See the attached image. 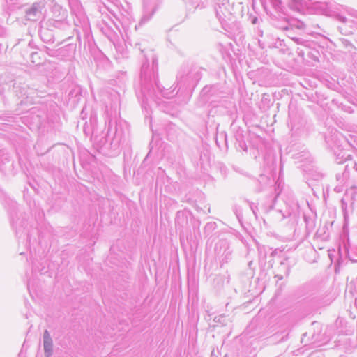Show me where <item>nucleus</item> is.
I'll return each mask as SVG.
<instances>
[{
	"label": "nucleus",
	"instance_id": "393cba45",
	"mask_svg": "<svg viewBox=\"0 0 357 357\" xmlns=\"http://www.w3.org/2000/svg\"><path fill=\"white\" fill-rule=\"evenodd\" d=\"M37 56H38V52H32V53L31 54V59H32V62H33V63H35L34 59H36V57Z\"/></svg>",
	"mask_w": 357,
	"mask_h": 357
},
{
	"label": "nucleus",
	"instance_id": "20e7f679",
	"mask_svg": "<svg viewBox=\"0 0 357 357\" xmlns=\"http://www.w3.org/2000/svg\"><path fill=\"white\" fill-rule=\"evenodd\" d=\"M202 69L196 66L183 65L181 67L176 82L183 86L195 85L202 77Z\"/></svg>",
	"mask_w": 357,
	"mask_h": 357
},
{
	"label": "nucleus",
	"instance_id": "c85d7f7f",
	"mask_svg": "<svg viewBox=\"0 0 357 357\" xmlns=\"http://www.w3.org/2000/svg\"><path fill=\"white\" fill-rule=\"evenodd\" d=\"M348 257H349V259H350L351 261H357V259H351V258L350 257V256H349V255Z\"/></svg>",
	"mask_w": 357,
	"mask_h": 357
},
{
	"label": "nucleus",
	"instance_id": "ddd939ff",
	"mask_svg": "<svg viewBox=\"0 0 357 357\" xmlns=\"http://www.w3.org/2000/svg\"><path fill=\"white\" fill-rule=\"evenodd\" d=\"M177 86H179V89H178V91L175 93H174V92L176 88H174L172 91H164L163 90V87L162 86H160L162 87V93L161 94H158V96H154L151 99H153V100H154L155 98H158L159 99L160 96H163V97H165L166 98H171L175 94H176L178 92V91H180V89L181 87H185L186 86H183V85H181V84H177Z\"/></svg>",
	"mask_w": 357,
	"mask_h": 357
},
{
	"label": "nucleus",
	"instance_id": "5701e85b",
	"mask_svg": "<svg viewBox=\"0 0 357 357\" xmlns=\"http://www.w3.org/2000/svg\"><path fill=\"white\" fill-rule=\"evenodd\" d=\"M8 35V29L0 24V37H6Z\"/></svg>",
	"mask_w": 357,
	"mask_h": 357
},
{
	"label": "nucleus",
	"instance_id": "4be33fe9",
	"mask_svg": "<svg viewBox=\"0 0 357 357\" xmlns=\"http://www.w3.org/2000/svg\"><path fill=\"white\" fill-rule=\"evenodd\" d=\"M9 87H10V86H8L7 84L0 85V98L3 101H4V98H5L4 93L6 89H9Z\"/></svg>",
	"mask_w": 357,
	"mask_h": 357
},
{
	"label": "nucleus",
	"instance_id": "423d86ee",
	"mask_svg": "<svg viewBox=\"0 0 357 357\" xmlns=\"http://www.w3.org/2000/svg\"><path fill=\"white\" fill-rule=\"evenodd\" d=\"M50 27H54L53 24H40L38 33L41 39L49 43L54 40L53 30Z\"/></svg>",
	"mask_w": 357,
	"mask_h": 357
},
{
	"label": "nucleus",
	"instance_id": "b1692460",
	"mask_svg": "<svg viewBox=\"0 0 357 357\" xmlns=\"http://www.w3.org/2000/svg\"><path fill=\"white\" fill-rule=\"evenodd\" d=\"M211 89H212V87L206 86L202 89V93H204V94H206L211 91Z\"/></svg>",
	"mask_w": 357,
	"mask_h": 357
},
{
	"label": "nucleus",
	"instance_id": "dca6fc26",
	"mask_svg": "<svg viewBox=\"0 0 357 357\" xmlns=\"http://www.w3.org/2000/svg\"><path fill=\"white\" fill-rule=\"evenodd\" d=\"M105 25L104 27H101L102 29H112V31L114 33V36H119V35L120 36H122V32L119 28V26H117V24H115V23H113V24H111L112 26H108L109 24H103Z\"/></svg>",
	"mask_w": 357,
	"mask_h": 357
},
{
	"label": "nucleus",
	"instance_id": "412c9836",
	"mask_svg": "<svg viewBox=\"0 0 357 357\" xmlns=\"http://www.w3.org/2000/svg\"><path fill=\"white\" fill-rule=\"evenodd\" d=\"M287 258H284L282 261H280V268H284V273L287 276L289 274L290 268L288 266H286V261H287Z\"/></svg>",
	"mask_w": 357,
	"mask_h": 357
},
{
	"label": "nucleus",
	"instance_id": "f8f14e48",
	"mask_svg": "<svg viewBox=\"0 0 357 357\" xmlns=\"http://www.w3.org/2000/svg\"><path fill=\"white\" fill-rule=\"evenodd\" d=\"M335 160L337 163L342 164L347 160H351V155L347 154V151L340 150L335 152Z\"/></svg>",
	"mask_w": 357,
	"mask_h": 357
},
{
	"label": "nucleus",
	"instance_id": "6e6552de",
	"mask_svg": "<svg viewBox=\"0 0 357 357\" xmlns=\"http://www.w3.org/2000/svg\"><path fill=\"white\" fill-rule=\"evenodd\" d=\"M186 8L188 12L193 9V12L205 8L207 6L206 0H186Z\"/></svg>",
	"mask_w": 357,
	"mask_h": 357
},
{
	"label": "nucleus",
	"instance_id": "7c9ffc66",
	"mask_svg": "<svg viewBox=\"0 0 357 357\" xmlns=\"http://www.w3.org/2000/svg\"><path fill=\"white\" fill-rule=\"evenodd\" d=\"M251 208H252V211H253L254 214H255V208H254L253 207H251Z\"/></svg>",
	"mask_w": 357,
	"mask_h": 357
},
{
	"label": "nucleus",
	"instance_id": "aec40b11",
	"mask_svg": "<svg viewBox=\"0 0 357 357\" xmlns=\"http://www.w3.org/2000/svg\"><path fill=\"white\" fill-rule=\"evenodd\" d=\"M214 321L216 322V323H219L222 325H226L227 324V319L225 315L224 314H220L219 316H217L214 318Z\"/></svg>",
	"mask_w": 357,
	"mask_h": 357
},
{
	"label": "nucleus",
	"instance_id": "6ab92c4d",
	"mask_svg": "<svg viewBox=\"0 0 357 357\" xmlns=\"http://www.w3.org/2000/svg\"><path fill=\"white\" fill-rule=\"evenodd\" d=\"M279 15L284 21V22H291V21L294 19H295L297 21L296 22H303L302 20L298 19L296 17H290L288 15L282 12H281V14H279Z\"/></svg>",
	"mask_w": 357,
	"mask_h": 357
},
{
	"label": "nucleus",
	"instance_id": "7ed1b4c3",
	"mask_svg": "<svg viewBox=\"0 0 357 357\" xmlns=\"http://www.w3.org/2000/svg\"><path fill=\"white\" fill-rule=\"evenodd\" d=\"M126 123L119 121L116 122L115 126L112 128V121H109V128L106 138L98 140L95 138V142L100 149H111L118 151L121 145L124 143L127 136Z\"/></svg>",
	"mask_w": 357,
	"mask_h": 357
},
{
	"label": "nucleus",
	"instance_id": "1a4fd4ad",
	"mask_svg": "<svg viewBox=\"0 0 357 357\" xmlns=\"http://www.w3.org/2000/svg\"><path fill=\"white\" fill-rule=\"evenodd\" d=\"M13 93L18 98L27 99L29 98L28 89L26 85L15 83L13 85Z\"/></svg>",
	"mask_w": 357,
	"mask_h": 357
},
{
	"label": "nucleus",
	"instance_id": "a211bd4d",
	"mask_svg": "<svg viewBox=\"0 0 357 357\" xmlns=\"http://www.w3.org/2000/svg\"><path fill=\"white\" fill-rule=\"evenodd\" d=\"M269 3L278 13H280L282 10V1L281 0H268Z\"/></svg>",
	"mask_w": 357,
	"mask_h": 357
},
{
	"label": "nucleus",
	"instance_id": "f257e3e1",
	"mask_svg": "<svg viewBox=\"0 0 357 357\" xmlns=\"http://www.w3.org/2000/svg\"><path fill=\"white\" fill-rule=\"evenodd\" d=\"M289 0V8L298 14L319 15L333 18L340 22H357V10L353 8L327 2L326 0Z\"/></svg>",
	"mask_w": 357,
	"mask_h": 357
},
{
	"label": "nucleus",
	"instance_id": "c756f323",
	"mask_svg": "<svg viewBox=\"0 0 357 357\" xmlns=\"http://www.w3.org/2000/svg\"><path fill=\"white\" fill-rule=\"evenodd\" d=\"M282 29H285V30H287V29H289V27H288V26H286V27H282Z\"/></svg>",
	"mask_w": 357,
	"mask_h": 357
},
{
	"label": "nucleus",
	"instance_id": "39448f33",
	"mask_svg": "<svg viewBox=\"0 0 357 357\" xmlns=\"http://www.w3.org/2000/svg\"><path fill=\"white\" fill-rule=\"evenodd\" d=\"M45 0L33 3L29 8L25 10V19L28 21L43 22L45 17Z\"/></svg>",
	"mask_w": 357,
	"mask_h": 357
},
{
	"label": "nucleus",
	"instance_id": "f03ea898",
	"mask_svg": "<svg viewBox=\"0 0 357 357\" xmlns=\"http://www.w3.org/2000/svg\"><path fill=\"white\" fill-rule=\"evenodd\" d=\"M145 61L143 62L140 72V81L142 93L148 100L154 96L162 93V89L159 84L158 79V58L153 52L149 50H142Z\"/></svg>",
	"mask_w": 357,
	"mask_h": 357
},
{
	"label": "nucleus",
	"instance_id": "bb28decb",
	"mask_svg": "<svg viewBox=\"0 0 357 357\" xmlns=\"http://www.w3.org/2000/svg\"><path fill=\"white\" fill-rule=\"evenodd\" d=\"M275 277H277L279 280H282L283 279V276L281 275H276Z\"/></svg>",
	"mask_w": 357,
	"mask_h": 357
},
{
	"label": "nucleus",
	"instance_id": "473e14b6",
	"mask_svg": "<svg viewBox=\"0 0 357 357\" xmlns=\"http://www.w3.org/2000/svg\"><path fill=\"white\" fill-rule=\"evenodd\" d=\"M23 103H24V100H21L20 104L22 105Z\"/></svg>",
	"mask_w": 357,
	"mask_h": 357
},
{
	"label": "nucleus",
	"instance_id": "a878e982",
	"mask_svg": "<svg viewBox=\"0 0 357 357\" xmlns=\"http://www.w3.org/2000/svg\"><path fill=\"white\" fill-rule=\"evenodd\" d=\"M298 29H302L304 27V24H300L296 26Z\"/></svg>",
	"mask_w": 357,
	"mask_h": 357
},
{
	"label": "nucleus",
	"instance_id": "f3484780",
	"mask_svg": "<svg viewBox=\"0 0 357 357\" xmlns=\"http://www.w3.org/2000/svg\"><path fill=\"white\" fill-rule=\"evenodd\" d=\"M345 196L352 200V203L357 202V187H351L346 191Z\"/></svg>",
	"mask_w": 357,
	"mask_h": 357
},
{
	"label": "nucleus",
	"instance_id": "cd10ccee",
	"mask_svg": "<svg viewBox=\"0 0 357 357\" xmlns=\"http://www.w3.org/2000/svg\"><path fill=\"white\" fill-rule=\"evenodd\" d=\"M257 17H255L251 22L252 23H255V22H257Z\"/></svg>",
	"mask_w": 357,
	"mask_h": 357
},
{
	"label": "nucleus",
	"instance_id": "4468645a",
	"mask_svg": "<svg viewBox=\"0 0 357 357\" xmlns=\"http://www.w3.org/2000/svg\"><path fill=\"white\" fill-rule=\"evenodd\" d=\"M154 11L151 8L148 7L146 4H144V14L140 22H146L151 20Z\"/></svg>",
	"mask_w": 357,
	"mask_h": 357
},
{
	"label": "nucleus",
	"instance_id": "2eb2a0df",
	"mask_svg": "<svg viewBox=\"0 0 357 357\" xmlns=\"http://www.w3.org/2000/svg\"><path fill=\"white\" fill-rule=\"evenodd\" d=\"M225 252H225L222 257H216L221 264V266L225 263H227L231 259L232 251L231 250L230 247H229V248H227Z\"/></svg>",
	"mask_w": 357,
	"mask_h": 357
},
{
	"label": "nucleus",
	"instance_id": "2f4dec72",
	"mask_svg": "<svg viewBox=\"0 0 357 357\" xmlns=\"http://www.w3.org/2000/svg\"><path fill=\"white\" fill-rule=\"evenodd\" d=\"M344 176H348L349 175H348V174H347V173H345V172H344Z\"/></svg>",
	"mask_w": 357,
	"mask_h": 357
},
{
	"label": "nucleus",
	"instance_id": "9d476101",
	"mask_svg": "<svg viewBox=\"0 0 357 357\" xmlns=\"http://www.w3.org/2000/svg\"><path fill=\"white\" fill-rule=\"evenodd\" d=\"M28 226V222L24 218H18L15 221H13V227L15 229L17 235H21Z\"/></svg>",
	"mask_w": 357,
	"mask_h": 357
},
{
	"label": "nucleus",
	"instance_id": "9b49d317",
	"mask_svg": "<svg viewBox=\"0 0 357 357\" xmlns=\"http://www.w3.org/2000/svg\"><path fill=\"white\" fill-rule=\"evenodd\" d=\"M229 247V243L226 240H220L215 245V254L216 257H222V255L226 252L225 251Z\"/></svg>",
	"mask_w": 357,
	"mask_h": 357
},
{
	"label": "nucleus",
	"instance_id": "0eeeda50",
	"mask_svg": "<svg viewBox=\"0 0 357 357\" xmlns=\"http://www.w3.org/2000/svg\"><path fill=\"white\" fill-rule=\"evenodd\" d=\"M43 339L45 356L51 357L53 354V341L47 330H45Z\"/></svg>",
	"mask_w": 357,
	"mask_h": 357
}]
</instances>
